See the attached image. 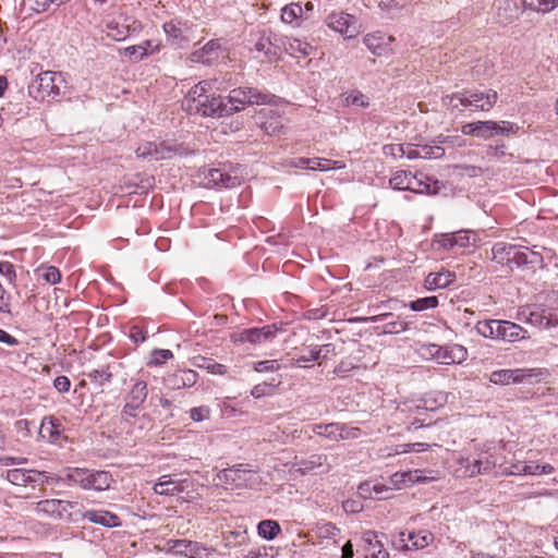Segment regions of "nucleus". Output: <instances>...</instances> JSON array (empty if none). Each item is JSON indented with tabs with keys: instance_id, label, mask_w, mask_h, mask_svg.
<instances>
[{
	"instance_id": "53",
	"label": "nucleus",
	"mask_w": 558,
	"mask_h": 558,
	"mask_svg": "<svg viewBox=\"0 0 558 558\" xmlns=\"http://www.w3.org/2000/svg\"><path fill=\"white\" fill-rule=\"evenodd\" d=\"M243 170L244 169H243L242 165L226 161V162H220L219 168L210 169L208 174H215L216 172H219V174L227 175V174L235 173L238 171L242 172Z\"/></svg>"
},
{
	"instance_id": "12",
	"label": "nucleus",
	"mask_w": 558,
	"mask_h": 558,
	"mask_svg": "<svg viewBox=\"0 0 558 558\" xmlns=\"http://www.w3.org/2000/svg\"><path fill=\"white\" fill-rule=\"evenodd\" d=\"M326 25L345 39L354 38L360 33L357 19L345 12H331L325 19Z\"/></svg>"
},
{
	"instance_id": "7",
	"label": "nucleus",
	"mask_w": 558,
	"mask_h": 558,
	"mask_svg": "<svg viewBox=\"0 0 558 558\" xmlns=\"http://www.w3.org/2000/svg\"><path fill=\"white\" fill-rule=\"evenodd\" d=\"M271 95L262 93L254 87H239L230 92L227 98H223V106L230 111V114L239 112L246 105H265L271 100Z\"/></svg>"
},
{
	"instance_id": "22",
	"label": "nucleus",
	"mask_w": 558,
	"mask_h": 558,
	"mask_svg": "<svg viewBox=\"0 0 558 558\" xmlns=\"http://www.w3.org/2000/svg\"><path fill=\"white\" fill-rule=\"evenodd\" d=\"M295 470L301 474H307L320 470L322 473L329 472L330 464L327 463V456L312 454L307 459L296 460L293 464Z\"/></svg>"
},
{
	"instance_id": "8",
	"label": "nucleus",
	"mask_w": 558,
	"mask_h": 558,
	"mask_svg": "<svg viewBox=\"0 0 558 558\" xmlns=\"http://www.w3.org/2000/svg\"><path fill=\"white\" fill-rule=\"evenodd\" d=\"M64 80L61 73L45 71L36 76L28 87L29 95L35 99L57 98L60 96V83Z\"/></svg>"
},
{
	"instance_id": "55",
	"label": "nucleus",
	"mask_w": 558,
	"mask_h": 558,
	"mask_svg": "<svg viewBox=\"0 0 558 558\" xmlns=\"http://www.w3.org/2000/svg\"><path fill=\"white\" fill-rule=\"evenodd\" d=\"M125 404L121 411L122 420L129 422L131 417H136L137 412L142 409L143 403H136L130 400H124Z\"/></svg>"
},
{
	"instance_id": "23",
	"label": "nucleus",
	"mask_w": 558,
	"mask_h": 558,
	"mask_svg": "<svg viewBox=\"0 0 558 558\" xmlns=\"http://www.w3.org/2000/svg\"><path fill=\"white\" fill-rule=\"evenodd\" d=\"M44 473L37 470L12 469L7 471L5 478L13 485L26 486L32 483H44Z\"/></svg>"
},
{
	"instance_id": "58",
	"label": "nucleus",
	"mask_w": 558,
	"mask_h": 558,
	"mask_svg": "<svg viewBox=\"0 0 558 558\" xmlns=\"http://www.w3.org/2000/svg\"><path fill=\"white\" fill-rule=\"evenodd\" d=\"M254 369L258 373L276 372L280 369V364L277 360H266L254 363Z\"/></svg>"
},
{
	"instance_id": "44",
	"label": "nucleus",
	"mask_w": 558,
	"mask_h": 558,
	"mask_svg": "<svg viewBox=\"0 0 558 558\" xmlns=\"http://www.w3.org/2000/svg\"><path fill=\"white\" fill-rule=\"evenodd\" d=\"M112 476L107 471H95V475L92 478V489L97 492L106 490L110 487Z\"/></svg>"
},
{
	"instance_id": "11",
	"label": "nucleus",
	"mask_w": 558,
	"mask_h": 558,
	"mask_svg": "<svg viewBox=\"0 0 558 558\" xmlns=\"http://www.w3.org/2000/svg\"><path fill=\"white\" fill-rule=\"evenodd\" d=\"M386 154H392L393 156H407L409 159L423 158V159H437L444 156L445 149L439 145H408L404 148L402 145H390L385 146Z\"/></svg>"
},
{
	"instance_id": "61",
	"label": "nucleus",
	"mask_w": 558,
	"mask_h": 558,
	"mask_svg": "<svg viewBox=\"0 0 558 558\" xmlns=\"http://www.w3.org/2000/svg\"><path fill=\"white\" fill-rule=\"evenodd\" d=\"M41 276L49 284H56L61 280V274L59 269L53 266L45 268Z\"/></svg>"
},
{
	"instance_id": "49",
	"label": "nucleus",
	"mask_w": 558,
	"mask_h": 558,
	"mask_svg": "<svg viewBox=\"0 0 558 558\" xmlns=\"http://www.w3.org/2000/svg\"><path fill=\"white\" fill-rule=\"evenodd\" d=\"M420 477L417 476V471L415 472H402L395 473L390 477V482L395 486H399L401 484L405 485L408 483L418 482Z\"/></svg>"
},
{
	"instance_id": "57",
	"label": "nucleus",
	"mask_w": 558,
	"mask_h": 558,
	"mask_svg": "<svg viewBox=\"0 0 558 558\" xmlns=\"http://www.w3.org/2000/svg\"><path fill=\"white\" fill-rule=\"evenodd\" d=\"M125 54L133 58V61H142L145 57H147V47L144 45H134L125 48Z\"/></svg>"
},
{
	"instance_id": "6",
	"label": "nucleus",
	"mask_w": 558,
	"mask_h": 558,
	"mask_svg": "<svg viewBox=\"0 0 558 558\" xmlns=\"http://www.w3.org/2000/svg\"><path fill=\"white\" fill-rule=\"evenodd\" d=\"M36 514L53 520L74 521L78 517L80 504L62 499H43L35 504Z\"/></svg>"
},
{
	"instance_id": "20",
	"label": "nucleus",
	"mask_w": 558,
	"mask_h": 558,
	"mask_svg": "<svg viewBox=\"0 0 558 558\" xmlns=\"http://www.w3.org/2000/svg\"><path fill=\"white\" fill-rule=\"evenodd\" d=\"M276 325H266L260 328L244 329L240 333V340L250 343H263L272 340L277 335Z\"/></svg>"
},
{
	"instance_id": "21",
	"label": "nucleus",
	"mask_w": 558,
	"mask_h": 558,
	"mask_svg": "<svg viewBox=\"0 0 558 558\" xmlns=\"http://www.w3.org/2000/svg\"><path fill=\"white\" fill-rule=\"evenodd\" d=\"M242 177H219L214 179L213 177H195L192 184L205 189H231L242 184Z\"/></svg>"
},
{
	"instance_id": "64",
	"label": "nucleus",
	"mask_w": 558,
	"mask_h": 558,
	"mask_svg": "<svg viewBox=\"0 0 558 558\" xmlns=\"http://www.w3.org/2000/svg\"><path fill=\"white\" fill-rule=\"evenodd\" d=\"M71 381L66 376H58L53 380V387L57 391L65 393L70 390Z\"/></svg>"
},
{
	"instance_id": "9",
	"label": "nucleus",
	"mask_w": 558,
	"mask_h": 558,
	"mask_svg": "<svg viewBox=\"0 0 558 558\" xmlns=\"http://www.w3.org/2000/svg\"><path fill=\"white\" fill-rule=\"evenodd\" d=\"M162 28L167 41L174 48H184L195 38V25L190 21L171 20Z\"/></svg>"
},
{
	"instance_id": "42",
	"label": "nucleus",
	"mask_w": 558,
	"mask_h": 558,
	"mask_svg": "<svg viewBox=\"0 0 558 558\" xmlns=\"http://www.w3.org/2000/svg\"><path fill=\"white\" fill-rule=\"evenodd\" d=\"M499 322L496 319L478 322L476 324L477 332L485 338L498 339L499 333Z\"/></svg>"
},
{
	"instance_id": "19",
	"label": "nucleus",
	"mask_w": 558,
	"mask_h": 558,
	"mask_svg": "<svg viewBox=\"0 0 558 558\" xmlns=\"http://www.w3.org/2000/svg\"><path fill=\"white\" fill-rule=\"evenodd\" d=\"M221 43L220 39H211L202 48L194 50L191 53L190 60L192 62L211 64L220 57Z\"/></svg>"
},
{
	"instance_id": "54",
	"label": "nucleus",
	"mask_w": 558,
	"mask_h": 558,
	"mask_svg": "<svg viewBox=\"0 0 558 558\" xmlns=\"http://www.w3.org/2000/svg\"><path fill=\"white\" fill-rule=\"evenodd\" d=\"M362 435L359 427L339 423V440L356 439Z\"/></svg>"
},
{
	"instance_id": "31",
	"label": "nucleus",
	"mask_w": 558,
	"mask_h": 558,
	"mask_svg": "<svg viewBox=\"0 0 558 558\" xmlns=\"http://www.w3.org/2000/svg\"><path fill=\"white\" fill-rule=\"evenodd\" d=\"M520 315L523 317L525 323L538 327L541 329L548 328V319L545 322L546 308H536L530 311H522Z\"/></svg>"
},
{
	"instance_id": "1",
	"label": "nucleus",
	"mask_w": 558,
	"mask_h": 558,
	"mask_svg": "<svg viewBox=\"0 0 558 558\" xmlns=\"http://www.w3.org/2000/svg\"><path fill=\"white\" fill-rule=\"evenodd\" d=\"M213 89H221L217 78L199 82L189 90L182 101L183 109L190 114H201L210 118L230 116L232 108L227 110L221 96L209 94Z\"/></svg>"
},
{
	"instance_id": "34",
	"label": "nucleus",
	"mask_w": 558,
	"mask_h": 558,
	"mask_svg": "<svg viewBox=\"0 0 558 558\" xmlns=\"http://www.w3.org/2000/svg\"><path fill=\"white\" fill-rule=\"evenodd\" d=\"M523 8L536 13L546 14L558 7L557 0H522Z\"/></svg>"
},
{
	"instance_id": "46",
	"label": "nucleus",
	"mask_w": 558,
	"mask_h": 558,
	"mask_svg": "<svg viewBox=\"0 0 558 558\" xmlns=\"http://www.w3.org/2000/svg\"><path fill=\"white\" fill-rule=\"evenodd\" d=\"M438 306V298L437 296H425L420 298L409 303V307L414 312H423L429 308H435Z\"/></svg>"
},
{
	"instance_id": "43",
	"label": "nucleus",
	"mask_w": 558,
	"mask_h": 558,
	"mask_svg": "<svg viewBox=\"0 0 558 558\" xmlns=\"http://www.w3.org/2000/svg\"><path fill=\"white\" fill-rule=\"evenodd\" d=\"M315 533L322 539H335L340 534V529L331 522H319L316 524Z\"/></svg>"
},
{
	"instance_id": "25",
	"label": "nucleus",
	"mask_w": 558,
	"mask_h": 558,
	"mask_svg": "<svg viewBox=\"0 0 558 558\" xmlns=\"http://www.w3.org/2000/svg\"><path fill=\"white\" fill-rule=\"evenodd\" d=\"M78 515L83 519L88 520L92 523L99 524L106 527H116L121 525L120 518L107 510H87L82 512L80 510Z\"/></svg>"
},
{
	"instance_id": "24",
	"label": "nucleus",
	"mask_w": 558,
	"mask_h": 558,
	"mask_svg": "<svg viewBox=\"0 0 558 558\" xmlns=\"http://www.w3.org/2000/svg\"><path fill=\"white\" fill-rule=\"evenodd\" d=\"M393 40L391 36H387L380 32L367 34L363 38V43L367 49L375 56H386L390 50V43Z\"/></svg>"
},
{
	"instance_id": "13",
	"label": "nucleus",
	"mask_w": 558,
	"mask_h": 558,
	"mask_svg": "<svg viewBox=\"0 0 558 558\" xmlns=\"http://www.w3.org/2000/svg\"><path fill=\"white\" fill-rule=\"evenodd\" d=\"M395 179L409 180L405 184V190L425 195H447V186L439 180H435L434 177H395Z\"/></svg>"
},
{
	"instance_id": "26",
	"label": "nucleus",
	"mask_w": 558,
	"mask_h": 558,
	"mask_svg": "<svg viewBox=\"0 0 558 558\" xmlns=\"http://www.w3.org/2000/svg\"><path fill=\"white\" fill-rule=\"evenodd\" d=\"M365 543V558H389V553L385 549L379 535L376 532L367 531L363 535Z\"/></svg>"
},
{
	"instance_id": "47",
	"label": "nucleus",
	"mask_w": 558,
	"mask_h": 558,
	"mask_svg": "<svg viewBox=\"0 0 558 558\" xmlns=\"http://www.w3.org/2000/svg\"><path fill=\"white\" fill-rule=\"evenodd\" d=\"M195 365L199 368H205L206 371H208V373L215 375H223L227 371V367L225 365L202 356L197 359Z\"/></svg>"
},
{
	"instance_id": "33",
	"label": "nucleus",
	"mask_w": 558,
	"mask_h": 558,
	"mask_svg": "<svg viewBox=\"0 0 558 558\" xmlns=\"http://www.w3.org/2000/svg\"><path fill=\"white\" fill-rule=\"evenodd\" d=\"M246 530L228 531L223 533V544L227 548H236L248 543Z\"/></svg>"
},
{
	"instance_id": "28",
	"label": "nucleus",
	"mask_w": 558,
	"mask_h": 558,
	"mask_svg": "<svg viewBox=\"0 0 558 558\" xmlns=\"http://www.w3.org/2000/svg\"><path fill=\"white\" fill-rule=\"evenodd\" d=\"M454 281H456L454 272L442 269L438 272L428 274L424 280V288L428 291L446 289Z\"/></svg>"
},
{
	"instance_id": "63",
	"label": "nucleus",
	"mask_w": 558,
	"mask_h": 558,
	"mask_svg": "<svg viewBox=\"0 0 558 558\" xmlns=\"http://www.w3.org/2000/svg\"><path fill=\"white\" fill-rule=\"evenodd\" d=\"M209 409L207 407H197L193 408L190 411V416L195 422H202L209 417Z\"/></svg>"
},
{
	"instance_id": "27",
	"label": "nucleus",
	"mask_w": 558,
	"mask_h": 558,
	"mask_svg": "<svg viewBox=\"0 0 558 558\" xmlns=\"http://www.w3.org/2000/svg\"><path fill=\"white\" fill-rule=\"evenodd\" d=\"M400 542L402 545L401 549H422L426 547L433 539V534L427 531H421L418 533H400Z\"/></svg>"
},
{
	"instance_id": "51",
	"label": "nucleus",
	"mask_w": 558,
	"mask_h": 558,
	"mask_svg": "<svg viewBox=\"0 0 558 558\" xmlns=\"http://www.w3.org/2000/svg\"><path fill=\"white\" fill-rule=\"evenodd\" d=\"M344 102L348 106L367 107L368 98L359 90H352L345 95Z\"/></svg>"
},
{
	"instance_id": "14",
	"label": "nucleus",
	"mask_w": 558,
	"mask_h": 558,
	"mask_svg": "<svg viewBox=\"0 0 558 558\" xmlns=\"http://www.w3.org/2000/svg\"><path fill=\"white\" fill-rule=\"evenodd\" d=\"M283 168L287 171L293 169L310 170V171H329L332 169H340L342 165L339 161L323 158H303L295 157L283 161Z\"/></svg>"
},
{
	"instance_id": "45",
	"label": "nucleus",
	"mask_w": 558,
	"mask_h": 558,
	"mask_svg": "<svg viewBox=\"0 0 558 558\" xmlns=\"http://www.w3.org/2000/svg\"><path fill=\"white\" fill-rule=\"evenodd\" d=\"M108 36L116 40L121 41L130 36V27L128 25L110 22L107 24Z\"/></svg>"
},
{
	"instance_id": "35",
	"label": "nucleus",
	"mask_w": 558,
	"mask_h": 558,
	"mask_svg": "<svg viewBox=\"0 0 558 558\" xmlns=\"http://www.w3.org/2000/svg\"><path fill=\"white\" fill-rule=\"evenodd\" d=\"M148 395L147 383L142 379H136L132 385L130 391L126 393L124 400H130L136 403L145 402Z\"/></svg>"
},
{
	"instance_id": "3",
	"label": "nucleus",
	"mask_w": 558,
	"mask_h": 558,
	"mask_svg": "<svg viewBox=\"0 0 558 558\" xmlns=\"http://www.w3.org/2000/svg\"><path fill=\"white\" fill-rule=\"evenodd\" d=\"M217 480L226 489H254L262 483L258 472L248 463H239L221 470L217 474Z\"/></svg>"
},
{
	"instance_id": "29",
	"label": "nucleus",
	"mask_w": 558,
	"mask_h": 558,
	"mask_svg": "<svg viewBox=\"0 0 558 558\" xmlns=\"http://www.w3.org/2000/svg\"><path fill=\"white\" fill-rule=\"evenodd\" d=\"M498 327V339L504 341L515 342L529 338L527 331L518 324L500 320Z\"/></svg>"
},
{
	"instance_id": "30",
	"label": "nucleus",
	"mask_w": 558,
	"mask_h": 558,
	"mask_svg": "<svg viewBox=\"0 0 558 558\" xmlns=\"http://www.w3.org/2000/svg\"><path fill=\"white\" fill-rule=\"evenodd\" d=\"M155 177H145L140 181L128 179L120 185V190L125 194L137 193L141 190V193L147 192L154 185Z\"/></svg>"
},
{
	"instance_id": "59",
	"label": "nucleus",
	"mask_w": 558,
	"mask_h": 558,
	"mask_svg": "<svg viewBox=\"0 0 558 558\" xmlns=\"http://www.w3.org/2000/svg\"><path fill=\"white\" fill-rule=\"evenodd\" d=\"M450 354L452 356H450L449 361H446V356H444V364L461 363L465 360L466 350L461 345H453L450 348Z\"/></svg>"
},
{
	"instance_id": "32",
	"label": "nucleus",
	"mask_w": 558,
	"mask_h": 558,
	"mask_svg": "<svg viewBox=\"0 0 558 558\" xmlns=\"http://www.w3.org/2000/svg\"><path fill=\"white\" fill-rule=\"evenodd\" d=\"M59 421L52 416L45 417L41 422L39 434L43 438H48L49 441H56L60 436Z\"/></svg>"
},
{
	"instance_id": "10",
	"label": "nucleus",
	"mask_w": 558,
	"mask_h": 558,
	"mask_svg": "<svg viewBox=\"0 0 558 558\" xmlns=\"http://www.w3.org/2000/svg\"><path fill=\"white\" fill-rule=\"evenodd\" d=\"M543 373L541 368L499 369L490 374L489 380L495 385L531 383L530 379H539Z\"/></svg>"
},
{
	"instance_id": "39",
	"label": "nucleus",
	"mask_w": 558,
	"mask_h": 558,
	"mask_svg": "<svg viewBox=\"0 0 558 558\" xmlns=\"http://www.w3.org/2000/svg\"><path fill=\"white\" fill-rule=\"evenodd\" d=\"M258 535L265 539H274L281 531L277 521L263 520L257 525Z\"/></svg>"
},
{
	"instance_id": "36",
	"label": "nucleus",
	"mask_w": 558,
	"mask_h": 558,
	"mask_svg": "<svg viewBox=\"0 0 558 558\" xmlns=\"http://www.w3.org/2000/svg\"><path fill=\"white\" fill-rule=\"evenodd\" d=\"M330 347H331V344H325V345H322V347H318V345L311 347L308 349V354L307 355H300V356L293 357L292 359V365H294V366H304V363L317 361V360H319L322 357V352L324 350L326 351V353L329 352V348Z\"/></svg>"
},
{
	"instance_id": "52",
	"label": "nucleus",
	"mask_w": 558,
	"mask_h": 558,
	"mask_svg": "<svg viewBox=\"0 0 558 558\" xmlns=\"http://www.w3.org/2000/svg\"><path fill=\"white\" fill-rule=\"evenodd\" d=\"M191 548H197V543L185 541V539H177L173 541L170 550L175 555H183L191 553Z\"/></svg>"
},
{
	"instance_id": "16",
	"label": "nucleus",
	"mask_w": 558,
	"mask_h": 558,
	"mask_svg": "<svg viewBox=\"0 0 558 558\" xmlns=\"http://www.w3.org/2000/svg\"><path fill=\"white\" fill-rule=\"evenodd\" d=\"M476 235L469 230H460L440 234L436 243L445 250L465 248L475 243Z\"/></svg>"
},
{
	"instance_id": "40",
	"label": "nucleus",
	"mask_w": 558,
	"mask_h": 558,
	"mask_svg": "<svg viewBox=\"0 0 558 558\" xmlns=\"http://www.w3.org/2000/svg\"><path fill=\"white\" fill-rule=\"evenodd\" d=\"M286 50L290 54H293V56L300 54V56L306 57L313 52L314 47L306 41H303L298 38H292L289 40V44H288V47H286Z\"/></svg>"
},
{
	"instance_id": "15",
	"label": "nucleus",
	"mask_w": 558,
	"mask_h": 558,
	"mask_svg": "<svg viewBox=\"0 0 558 558\" xmlns=\"http://www.w3.org/2000/svg\"><path fill=\"white\" fill-rule=\"evenodd\" d=\"M192 487L193 482L189 477L174 478L172 475H162L153 489L161 496H175L181 493H189Z\"/></svg>"
},
{
	"instance_id": "2",
	"label": "nucleus",
	"mask_w": 558,
	"mask_h": 558,
	"mask_svg": "<svg viewBox=\"0 0 558 558\" xmlns=\"http://www.w3.org/2000/svg\"><path fill=\"white\" fill-rule=\"evenodd\" d=\"M492 260L507 266L510 270L514 267L535 270L544 266L541 252L526 246H519L506 242H497L492 247Z\"/></svg>"
},
{
	"instance_id": "50",
	"label": "nucleus",
	"mask_w": 558,
	"mask_h": 558,
	"mask_svg": "<svg viewBox=\"0 0 558 558\" xmlns=\"http://www.w3.org/2000/svg\"><path fill=\"white\" fill-rule=\"evenodd\" d=\"M476 460L484 474L490 472L497 464L496 458L488 451L480 453Z\"/></svg>"
},
{
	"instance_id": "62",
	"label": "nucleus",
	"mask_w": 558,
	"mask_h": 558,
	"mask_svg": "<svg viewBox=\"0 0 558 558\" xmlns=\"http://www.w3.org/2000/svg\"><path fill=\"white\" fill-rule=\"evenodd\" d=\"M151 355L150 364L154 365H160L173 356L172 352L166 349L155 350Z\"/></svg>"
},
{
	"instance_id": "56",
	"label": "nucleus",
	"mask_w": 558,
	"mask_h": 558,
	"mask_svg": "<svg viewBox=\"0 0 558 558\" xmlns=\"http://www.w3.org/2000/svg\"><path fill=\"white\" fill-rule=\"evenodd\" d=\"M461 466L464 469L463 474L469 477H473L478 474H484L482 472V469L477 464V460H469V459H461L460 461Z\"/></svg>"
},
{
	"instance_id": "18",
	"label": "nucleus",
	"mask_w": 558,
	"mask_h": 558,
	"mask_svg": "<svg viewBox=\"0 0 558 558\" xmlns=\"http://www.w3.org/2000/svg\"><path fill=\"white\" fill-rule=\"evenodd\" d=\"M519 128L509 121H501L497 123L495 121H477L476 137L490 138L494 135H505L514 133Z\"/></svg>"
},
{
	"instance_id": "37",
	"label": "nucleus",
	"mask_w": 558,
	"mask_h": 558,
	"mask_svg": "<svg viewBox=\"0 0 558 558\" xmlns=\"http://www.w3.org/2000/svg\"><path fill=\"white\" fill-rule=\"evenodd\" d=\"M62 482L68 483L70 485H78L84 489L86 486V469L82 468H70L65 470L64 477L61 478Z\"/></svg>"
},
{
	"instance_id": "17",
	"label": "nucleus",
	"mask_w": 558,
	"mask_h": 558,
	"mask_svg": "<svg viewBox=\"0 0 558 558\" xmlns=\"http://www.w3.org/2000/svg\"><path fill=\"white\" fill-rule=\"evenodd\" d=\"M254 50L263 53L268 61L278 59L280 54V46L278 44L277 35L271 31L260 32L254 44Z\"/></svg>"
},
{
	"instance_id": "48",
	"label": "nucleus",
	"mask_w": 558,
	"mask_h": 558,
	"mask_svg": "<svg viewBox=\"0 0 558 558\" xmlns=\"http://www.w3.org/2000/svg\"><path fill=\"white\" fill-rule=\"evenodd\" d=\"M303 14V8L299 3H291L281 10V20L284 23H292Z\"/></svg>"
},
{
	"instance_id": "5",
	"label": "nucleus",
	"mask_w": 558,
	"mask_h": 558,
	"mask_svg": "<svg viewBox=\"0 0 558 558\" xmlns=\"http://www.w3.org/2000/svg\"><path fill=\"white\" fill-rule=\"evenodd\" d=\"M186 154L187 149L177 141L145 142L136 149L137 157L148 161L172 159Z\"/></svg>"
},
{
	"instance_id": "60",
	"label": "nucleus",
	"mask_w": 558,
	"mask_h": 558,
	"mask_svg": "<svg viewBox=\"0 0 558 558\" xmlns=\"http://www.w3.org/2000/svg\"><path fill=\"white\" fill-rule=\"evenodd\" d=\"M0 275L5 277L11 284L15 283L16 271L14 265L10 262H0Z\"/></svg>"
},
{
	"instance_id": "4",
	"label": "nucleus",
	"mask_w": 558,
	"mask_h": 558,
	"mask_svg": "<svg viewBox=\"0 0 558 558\" xmlns=\"http://www.w3.org/2000/svg\"><path fill=\"white\" fill-rule=\"evenodd\" d=\"M498 99L496 90L468 89L463 93H456L444 98L447 107L457 109L460 106L470 107L472 110L489 111Z\"/></svg>"
},
{
	"instance_id": "41",
	"label": "nucleus",
	"mask_w": 558,
	"mask_h": 558,
	"mask_svg": "<svg viewBox=\"0 0 558 558\" xmlns=\"http://www.w3.org/2000/svg\"><path fill=\"white\" fill-rule=\"evenodd\" d=\"M89 380L99 386L102 387L104 385L108 384L112 379V373L110 372V367L106 366L99 369H92L85 374Z\"/></svg>"
},
{
	"instance_id": "38",
	"label": "nucleus",
	"mask_w": 558,
	"mask_h": 558,
	"mask_svg": "<svg viewBox=\"0 0 558 558\" xmlns=\"http://www.w3.org/2000/svg\"><path fill=\"white\" fill-rule=\"evenodd\" d=\"M312 430L331 441H339V423L314 424Z\"/></svg>"
}]
</instances>
